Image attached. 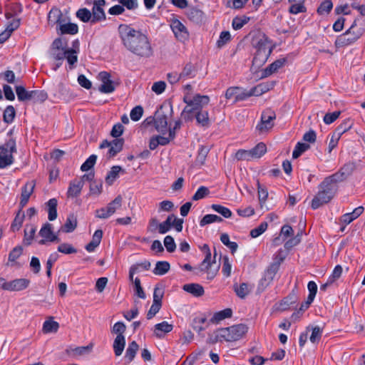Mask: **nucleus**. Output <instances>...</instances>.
I'll return each mask as SVG.
<instances>
[{
    "label": "nucleus",
    "instance_id": "1",
    "mask_svg": "<svg viewBox=\"0 0 365 365\" xmlns=\"http://www.w3.org/2000/svg\"><path fill=\"white\" fill-rule=\"evenodd\" d=\"M120 38L124 46L133 54L141 58H149L153 49L147 36L127 24L118 26Z\"/></svg>",
    "mask_w": 365,
    "mask_h": 365
},
{
    "label": "nucleus",
    "instance_id": "2",
    "mask_svg": "<svg viewBox=\"0 0 365 365\" xmlns=\"http://www.w3.org/2000/svg\"><path fill=\"white\" fill-rule=\"evenodd\" d=\"M183 101L187 105L182 110L181 116L185 121H190L192 120V113L202 109L205 106L207 105L210 101V98L208 96L196 94L192 98L187 93L184 96Z\"/></svg>",
    "mask_w": 365,
    "mask_h": 365
},
{
    "label": "nucleus",
    "instance_id": "3",
    "mask_svg": "<svg viewBox=\"0 0 365 365\" xmlns=\"http://www.w3.org/2000/svg\"><path fill=\"white\" fill-rule=\"evenodd\" d=\"M247 327L243 324L222 328L216 331L215 339L211 340L212 343L221 339H225L227 341H237L247 332Z\"/></svg>",
    "mask_w": 365,
    "mask_h": 365
},
{
    "label": "nucleus",
    "instance_id": "4",
    "mask_svg": "<svg viewBox=\"0 0 365 365\" xmlns=\"http://www.w3.org/2000/svg\"><path fill=\"white\" fill-rule=\"evenodd\" d=\"M336 188L330 185H323V181L319 185V190L312 201V208L316 210L324 204L328 203L334 197Z\"/></svg>",
    "mask_w": 365,
    "mask_h": 365
},
{
    "label": "nucleus",
    "instance_id": "5",
    "mask_svg": "<svg viewBox=\"0 0 365 365\" xmlns=\"http://www.w3.org/2000/svg\"><path fill=\"white\" fill-rule=\"evenodd\" d=\"M356 26V20H354L350 28L346 30L344 34L339 36L335 41V45L337 47H343L350 45L356 41L362 33L359 31H354V29Z\"/></svg>",
    "mask_w": 365,
    "mask_h": 365
},
{
    "label": "nucleus",
    "instance_id": "6",
    "mask_svg": "<svg viewBox=\"0 0 365 365\" xmlns=\"http://www.w3.org/2000/svg\"><path fill=\"white\" fill-rule=\"evenodd\" d=\"M276 113L270 108L264 110L261 115L260 122L256 126V129L260 133L269 131L274 125Z\"/></svg>",
    "mask_w": 365,
    "mask_h": 365
},
{
    "label": "nucleus",
    "instance_id": "7",
    "mask_svg": "<svg viewBox=\"0 0 365 365\" xmlns=\"http://www.w3.org/2000/svg\"><path fill=\"white\" fill-rule=\"evenodd\" d=\"M348 170L349 165H344L339 172L326 178L323 180V185H330V187H335L336 189V183L343 181L349 175Z\"/></svg>",
    "mask_w": 365,
    "mask_h": 365
},
{
    "label": "nucleus",
    "instance_id": "8",
    "mask_svg": "<svg viewBox=\"0 0 365 365\" xmlns=\"http://www.w3.org/2000/svg\"><path fill=\"white\" fill-rule=\"evenodd\" d=\"M38 235L42 237L38 241L39 245H45L47 242H58L59 238L53 231V226L51 224L46 222L41 228Z\"/></svg>",
    "mask_w": 365,
    "mask_h": 365
},
{
    "label": "nucleus",
    "instance_id": "9",
    "mask_svg": "<svg viewBox=\"0 0 365 365\" xmlns=\"http://www.w3.org/2000/svg\"><path fill=\"white\" fill-rule=\"evenodd\" d=\"M170 27L175 34V38L184 42L189 38V32L185 25L178 19H174L171 21Z\"/></svg>",
    "mask_w": 365,
    "mask_h": 365
},
{
    "label": "nucleus",
    "instance_id": "10",
    "mask_svg": "<svg viewBox=\"0 0 365 365\" xmlns=\"http://www.w3.org/2000/svg\"><path fill=\"white\" fill-rule=\"evenodd\" d=\"M168 115L163 110V107L161 106L159 110L155 112L154 117V124L155 129L165 134L168 130Z\"/></svg>",
    "mask_w": 365,
    "mask_h": 365
},
{
    "label": "nucleus",
    "instance_id": "11",
    "mask_svg": "<svg viewBox=\"0 0 365 365\" xmlns=\"http://www.w3.org/2000/svg\"><path fill=\"white\" fill-rule=\"evenodd\" d=\"M98 78L101 81L102 84L98 90L103 93H110L114 91L115 86L110 80V75L108 72L103 71L98 74Z\"/></svg>",
    "mask_w": 365,
    "mask_h": 365
},
{
    "label": "nucleus",
    "instance_id": "12",
    "mask_svg": "<svg viewBox=\"0 0 365 365\" xmlns=\"http://www.w3.org/2000/svg\"><path fill=\"white\" fill-rule=\"evenodd\" d=\"M36 182L34 180L27 182L25 185L22 187L20 207L22 209L29 202V197L34 192Z\"/></svg>",
    "mask_w": 365,
    "mask_h": 365
},
{
    "label": "nucleus",
    "instance_id": "13",
    "mask_svg": "<svg viewBox=\"0 0 365 365\" xmlns=\"http://www.w3.org/2000/svg\"><path fill=\"white\" fill-rule=\"evenodd\" d=\"M83 187V180H78V179L71 180L67 191V197L71 198L78 197L81 194Z\"/></svg>",
    "mask_w": 365,
    "mask_h": 365
},
{
    "label": "nucleus",
    "instance_id": "14",
    "mask_svg": "<svg viewBox=\"0 0 365 365\" xmlns=\"http://www.w3.org/2000/svg\"><path fill=\"white\" fill-rule=\"evenodd\" d=\"M30 284V280L25 278L16 279L9 282V292H19L26 289Z\"/></svg>",
    "mask_w": 365,
    "mask_h": 365
},
{
    "label": "nucleus",
    "instance_id": "15",
    "mask_svg": "<svg viewBox=\"0 0 365 365\" xmlns=\"http://www.w3.org/2000/svg\"><path fill=\"white\" fill-rule=\"evenodd\" d=\"M298 297L295 290L292 292L286 297H284L279 304L277 307L279 311H285L288 309L291 305L294 304L297 302Z\"/></svg>",
    "mask_w": 365,
    "mask_h": 365
},
{
    "label": "nucleus",
    "instance_id": "16",
    "mask_svg": "<svg viewBox=\"0 0 365 365\" xmlns=\"http://www.w3.org/2000/svg\"><path fill=\"white\" fill-rule=\"evenodd\" d=\"M286 61L287 59L284 58L276 60L262 71V77L265 78L275 73L285 64Z\"/></svg>",
    "mask_w": 365,
    "mask_h": 365
},
{
    "label": "nucleus",
    "instance_id": "17",
    "mask_svg": "<svg viewBox=\"0 0 365 365\" xmlns=\"http://www.w3.org/2000/svg\"><path fill=\"white\" fill-rule=\"evenodd\" d=\"M187 16L195 24H201L205 19L203 11L195 7H192L187 11Z\"/></svg>",
    "mask_w": 365,
    "mask_h": 365
},
{
    "label": "nucleus",
    "instance_id": "18",
    "mask_svg": "<svg viewBox=\"0 0 365 365\" xmlns=\"http://www.w3.org/2000/svg\"><path fill=\"white\" fill-rule=\"evenodd\" d=\"M182 289L184 291L191 294L195 297H201L205 293L203 287L196 283L186 284L183 285Z\"/></svg>",
    "mask_w": 365,
    "mask_h": 365
},
{
    "label": "nucleus",
    "instance_id": "19",
    "mask_svg": "<svg viewBox=\"0 0 365 365\" xmlns=\"http://www.w3.org/2000/svg\"><path fill=\"white\" fill-rule=\"evenodd\" d=\"M270 51H260L259 52H256L252 60V67L258 68L261 67L262 65H264L267 60L268 59V57L270 55Z\"/></svg>",
    "mask_w": 365,
    "mask_h": 365
},
{
    "label": "nucleus",
    "instance_id": "20",
    "mask_svg": "<svg viewBox=\"0 0 365 365\" xmlns=\"http://www.w3.org/2000/svg\"><path fill=\"white\" fill-rule=\"evenodd\" d=\"M16 152V141L11 138L4 145L0 146V155L9 156Z\"/></svg>",
    "mask_w": 365,
    "mask_h": 365
},
{
    "label": "nucleus",
    "instance_id": "21",
    "mask_svg": "<svg viewBox=\"0 0 365 365\" xmlns=\"http://www.w3.org/2000/svg\"><path fill=\"white\" fill-rule=\"evenodd\" d=\"M103 237V231L101 230H97L95 231L91 241L86 245V250L89 252H93L95 249L100 245L101 239Z\"/></svg>",
    "mask_w": 365,
    "mask_h": 365
},
{
    "label": "nucleus",
    "instance_id": "22",
    "mask_svg": "<svg viewBox=\"0 0 365 365\" xmlns=\"http://www.w3.org/2000/svg\"><path fill=\"white\" fill-rule=\"evenodd\" d=\"M195 117L197 123L204 127L209 125V115L207 110L202 109L194 111L192 113V118Z\"/></svg>",
    "mask_w": 365,
    "mask_h": 365
},
{
    "label": "nucleus",
    "instance_id": "23",
    "mask_svg": "<svg viewBox=\"0 0 365 365\" xmlns=\"http://www.w3.org/2000/svg\"><path fill=\"white\" fill-rule=\"evenodd\" d=\"M18 100L19 101H27L32 100L33 91H26L22 86H17L15 88Z\"/></svg>",
    "mask_w": 365,
    "mask_h": 365
},
{
    "label": "nucleus",
    "instance_id": "24",
    "mask_svg": "<svg viewBox=\"0 0 365 365\" xmlns=\"http://www.w3.org/2000/svg\"><path fill=\"white\" fill-rule=\"evenodd\" d=\"M173 326L164 321L155 325L154 333L156 336L161 337L163 334L168 333L173 330Z\"/></svg>",
    "mask_w": 365,
    "mask_h": 365
},
{
    "label": "nucleus",
    "instance_id": "25",
    "mask_svg": "<svg viewBox=\"0 0 365 365\" xmlns=\"http://www.w3.org/2000/svg\"><path fill=\"white\" fill-rule=\"evenodd\" d=\"M124 140L123 138H116L112 140V144L108 150V155L110 158L114 157L120 153L123 146Z\"/></svg>",
    "mask_w": 365,
    "mask_h": 365
},
{
    "label": "nucleus",
    "instance_id": "26",
    "mask_svg": "<svg viewBox=\"0 0 365 365\" xmlns=\"http://www.w3.org/2000/svg\"><path fill=\"white\" fill-rule=\"evenodd\" d=\"M125 345V339L123 335L116 336L113 342V350L115 356H119L122 354Z\"/></svg>",
    "mask_w": 365,
    "mask_h": 365
},
{
    "label": "nucleus",
    "instance_id": "27",
    "mask_svg": "<svg viewBox=\"0 0 365 365\" xmlns=\"http://www.w3.org/2000/svg\"><path fill=\"white\" fill-rule=\"evenodd\" d=\"M124 172L122 168L119 165H114L111 168L106 177V182L108 185H113L114 181L118 178L120 172Z\"/></svg>",
    "mask_w": 365,
    "mask_h": 365
},
{
    "label": "nucleus",
    "instance_id": "28",
    "mask_svg": "<svg viewBox=\"0 0 365 365\" xmlns=\"http://www.w3.org/2000/svg\"><path fill=\"white\" fill-rule=\"evenodd\" d=\"M36 232V227L34 225H26L24 229V244L26 246L31 245Z\"/></svg>",
    "mask_w": 365,
    "mask_h": 365
},
{
    "label": "nucleus",
    "instance_id": "29",
    "mask_svg": "<svg viewBox=\"0 0 365 365\" xmlns=\"http://www.w3.org/2000/svg\"><path fill=\"white\" fill-rule=\"evenodd\" d=\"M46 204L48 206V218L50 221H53L57 217L58 201L56 198H51Z\"/></svg>",
    "mask_w": 365,
    "mask_h": 365
},
{
    "label": "nucleus",
    "instance_id": "30",
    "mask_svg": "<svg viewBox=\"0 0 365 365\" xmlns=\"http://www.w3.org/2000/svg\"><path fill=\"white\" fill-rule=\"evenodd\" d=\"M6 19L9 20L10 19H12L11 21H9L6 25V30H7L11 34L13 33L15 30H16L21 24V19L20 18H13V15L11 13H6Z\"/></svg>",
    "mask_w": 365,
    "mask_h": 365
},
{
    "label": "nucleus",
    "instance_id": "31",
    "mask_svg": "<svg viewBox=\"0 0 365 365\" xmlns=\"http://www.w3.org/2000/svg\"><path fill=\"white\" fill-rule=\"evenodd\" d=\"M354 125L353 120L351 118L345 119L337 128L335 129L334 133L336 135L341 136L344 133L351 128Z\"/></svg>",
    "mask_w": 365,
    "mask_h": 365
},
{
    "label": "nucleus",
    "instance_id": "32",
    "mask_svg": "<svg viewBox=\"0 0 365 365\" xmlns=\"http://www.w3.org/2000/svg\"><path fill=\"white\" fill-rule=\"evenodd\" d=\"M122 200V197L120 195H118L113 200L109 202L106 207L107 213L110 216L113 215L115 211L121 207Z\"/></svg>",
    "mask_w": 365,
    "mask_h": 365
},
{
    "label": "nucleus",
    "instance_id": "33",
    "mask_svg": "<svg viewBox=\"0 0 365 365\" xmlns=\"http://www.w3.org/2000/svg\"><path fill=\"white\" fill-rule=\"evenodd\" d=\"M170 265L168 262L158 261L157 262L153 272L156 275H164L170 270Z\"/></svg>",
    "mask_w": 365,
    "mask_h": 365
},
{
    "label": "nucleus",
    "instance_id": "34",
    "mask_svg": "<svg viewBox=\"0 0 365 365\" xmlns=\"http://www.w3.org/2000/svg\"><path fill=\"white\" fill-rule=\"evenodd\" d=\"M232 314V311L231 309L227 308L224 310L216 312L213 317L210 319V322L212 323H218L219 322L226 319L231 317Z\"/></svg>",
    "mask_w": 365,
    "mask_h": 365
},
{
    "label": "nucleus",
    "instance_id": "35",
    "mask_svg": "<svg viewBox=\"0 0 365 365\" xmlns=\"http://www.w3.org/2000/svg\"><path fill=\"white\" fill-rule=\"evenodd\" d=\"M92 19L91 23L95 24L98 21H103L106 19V14L103 8L99 6H93L92 9Z\"/></svg>",
    "mask_w": 365,
    "mask_h": 365
},
{
    "label": "nucleus",
    "instance_id": "36",
    "mask_svg": "<svg viewBox=\"0 0 365 365\" xmlns=\"http://www.w3.org/2000/svg\"><path fill=\"white\" fill-rule=\"evenodd\" d=\"M138 348L139 346L135 341H133L129 344L128 347L126 349L125 356L126 360L128 361V363L131 362L134 359L136 352L138 350Z\"/></svg>",
    "mask_w": 365,
    "mask_h": 365
},
{
    "label": "nucleus",
    "instance_id": "37",
    "mask_svg": "<svg viewBox=\"0 0 365 365\" xmlns=\"http://www.w3.org/2000/svg\"><path fill=\"white\" fill-rule=\"evenodd\" d=\"M59 328V324L57 322H55L51 318L43 322V333H56Z\"/></svg>",
    "mask_w": 365,
    "mask_h": 365
},
{
    "label": "nucleus",
    "instance_id": "38",
    "mask_svg": "<svg viewBox=\"0 0 365 365\" xmlns=\"http://www.w3.org/2000/svg\"><path fill=\"white\" fill-rule=\"evenodd\" d=\"M59 29L61 34L74 35L78 31V25L73 23L61 24Z\"/></svg>",
    "mask_w": 365,
    "mask_h": 365
},
{
    "label": "nucleus",
    "instance_id": "39",
    "mask_svg": "<svg viewBox=\"0 0 365 365\" xmlns=\"http://www.w3.org/2000/svg\"><path fill=\"white\" fill-rule=\"evenodd\" d=\"M250 150L252 159L259 158L266 153L267 146L264 143H259Z\"/></svg>",
    "mask_w": 365,
    "mask_h": 365
},
{
    "label": "nucleus",
    "instance_id": "40",
    "mask_svg": "<svg viewBox=\"0 0 365 365\" xmlns=\"http://www.w3.org/2000/svg\"><path fill=\"white\" fill-rule=\"evenodd\" d=\"M182 78H193L196 74V69L191 63H187L180 73Z\"/></svg>",
    "mask_w": 365,
    "mask_h": 365
},
{
    "label": "nucleus",
    "instance_id": "41",
    "mask_svg": "<svg viewBox=\"0 0 365 365\" xmlns=\"http://www.w3.org/2000/svg\"><path fill=\"white\" fill-rule=\"evenodd\" d=\"M93 344H90L85 346H77L71 349V353L75 356H83L91 353L93 349Z\"/></svg>",
    "mask_w": 365,
    "mask_h": 365
},
{
    "label": "nucleus",
    "instance_id": "42",
    "mask_svg": "<svg viewBox=\"0 0 365 365\" xmlns=\"http://www.w3.org/2000/svg\"><path fill=\"white\" fill-rule=\"evenodd\" d=\"M76 219L73 215H70L67 217L62 229L63 232L68 233L73 232L76 229Z\"/></svg>",
    "mask_w": 365,
    "mask_h": 365
},
{
    "label": "nucleus",
    "instance_id": "43",
    "mask_svg": "<svg viewBox=\"0 0 365 365\" xmlns=\"http://www.w3.org/2000/svg\"><path fill=\"white\" fill-rule=\"evenodd\" d=\"M234 290L236 294L241 299H244L250 292L249 286L247 283H242L240 286L235 284Z\"/></svg>",
    "mask_w": 365,
    "mask_h": 365
},
{
    "label": "nucleus",
    "instance_id": "44",
    "mask_svg": "<svg viewBox=\"0 0 365 365\" xmlns=\"http://www.w3.org/2000/svg\"><path fill=\"white\" fill-rule=\"evenodd\" d=\"M220 240L225 246L230 249L232 254L237 251L238 245L235 242H231L230 240V237L227 233L221 235Z\"/></svg>",
    "mask_w": 365,
    "mask_h": 365
},
{
    "label": "nucleus",
    "instance_id": "45",
    "mask_svg": "<svg viewBox=\"0 0 365 365\" xmlns=\"http://www.w3.org/2000/svg\"><path fill=\"white\" fill-rule=\"evenodd\" d=\"M76 17L83 22H91L92 14L91 12L86 8H82L76 11Z\"/></svg>",
    "mask_w": 365,
    "mask_h": 365
},
{
    "label": "nucleus",
    "instance_id": "46",
    "mask_svg": "<svg viewBox=\"0 0 365 365\" xmlns=\"http://www.w3.org/2000/svg\"><path fill=\"white\" fill-rule=\"evenodd\" d=\"M16 115V111L12 106H8L4 111L3 119L6 123L13 122Z\"/></svg>",
    "mask_w": 365,
    "mask_h": 365
},
{
    "label": "nucleus",
    "instance_id": "47",
    "mask_svg": "<svg viewBox=\"0 0 365 365\" xmlns=\"http://www.w3.org/2000/svg\"><path fill=\"white\" fill-rule=\"evenodd\" d=\"M279 262H273L267 268L266 273H265V277L269 281H272L275 274L277 273L279 269Z\"/></svg>",
    "mask_w": 365,
    "mask_h": 365
},
{
    "label": "nucleus",
    "instance_id": "48",
    "mask_svg": "<svg viewBox=\"0 0 365 365\" xmlns=\"http://www.w3.org/2000/svg\"><path fill=\"white\" fill-rule=\"evenodd\" d=\"M222 221V217H220L216 215L209 214V215H205L202 218V220L200 222V225L201 227H204L205 225L212 223V222H220Z\"/></svg>",
    "mask_w": 365,
    "mask_h": 365
},
{
    "label": "nucleus",
    "instance_id": "49",
    "mask_svg": "<svg viewBox=\"0 0 365 365\" xmlns=\"http://www.w3.org/2000/svg\"><path fill=\"white\" fill-rule=\"evenodd\" d=\"M310 145L304 143H297L292 153L294 159L298 158L303 153L309 149Z\"/></svg>",
    "mask_w": 365,
    "mask_h": 365
},
{
    "label": "nucleus",
    "instance_id": "50",
    "mask_svg": "<svg viewBox=\"0 0 365 365\" xmlns=\"http://www.w3.org/2000/svg\"><path fill=\"white\" fill-rule=\"evenodd\" d=\"M48 98V94L44 91L34 90L32 101L35 103H43Z\"/></svg>",
    "mask_w": 365,
    "mask_h": 365
},
{
    "label": "nucleus",
    "instance_id": "51",
    "mask_svg": "<svg viewBox=\"0 0 365 365\" xmlns=\"http://www.w3.org/2000/svg\"><path fill=\"white\" fill-rule=\"evenodd\" d=\"M250 20L249 17L245 16H237L233 19L232 22V28L235 30H239L243 27Z\"/></svg>",
    "mask_w": 365,
    "mask_h": 365
},
{
    "label": "nucleus",
    "instance_id": "52",
    "mask_svg": "<svg viewBox=\"0 0 365 365\" xmlns=\"http://www.w3.org/2000/svg\"><path fill=\"white\" fill-rule=\"evenodd\" d=\"M209 148L207 146L201 145L198 150V154L196 158V163L200 165H203L207 154L209 153Z\"/></svg>",
    "mask_w": 365,
    "mask_h": 365
},
{
    "label": "nucleus",
    "instance_id": "53",
    "mask_svg": "<svg viewBox=\"0 0 365 365\" xmlns=\"http://www.w3.org/2000/svg\"><path fill=\"white\" fill-rule=\"evenodd\" d=\"M255 47L257 49L256 52H259L260 51H270V53L272 52L267 38L264 37L257 41L255 44Z\"/></svg>",
    "mask_w": 365,
    "mask_h": 365
},
{
    "label": "nucleus",
    "instance_id": "54",
    "mask_svg": "<svg viewBox=\"0 0 365 365\" xmlns=\"http://www.w3.org/2000/svg\"><path fill=\"white\" fill-rule=\"evenodd\" d=\"M211 207L213 210L222 215L225 218H229L232 216L231 210L221 205L213 204Z\"/></svg>",
    "mask_w": 365,
    "mask_h": 365
},
{
    "label": "nucleus",
    "instance_id": "55",
    "mask_svg": "<svg viewBox=\"0 0 365 365\" xmlns=\"http://www.w3.org/2000/svg\"><path fill=\"white\" fill-rule=\"evenodd\" d=\"M65 58L67 60V62L70 65V68H72L73 65L78 61L76 51L73 48L66 49V56H65Z\"/></svg>",
    "mask_w": 365,
    "mask_h": 365
},
{
    "label": "nucleus",
    "instance_id": "56",
    "mask_svg": "<svg viewBox=\"0 0 365 365\" xmlns=\"http://www.w3.org/2000/svg\"><path fill=\"white\" fill-rule=\"evenodd\" d=\"M322 335V329L319 326H316L312 328V334L309 337V340L312 343L316 344L318 343Z\"/></svg>",
    "mask_w": 365,
    "mask_h": 365
},
{
    "label": "nucleus",
    "instance_id": "57",
    "mask_svg": "<svg viewBox=\"0 0 365 365\" xmlns=\"http://www.w3.org/2000/svg\"><path fill=\"white\" fill-rule=\"evenodd\" d=\"M97 156L96 155H91L89 158L82 164L81 170L83 172L88 171L96 164Z\"/></svg>",
    "mask_w": 365,
    "mask_h": 365
},
{
    "label": "nucleus",
    "instance_id": "58",
    "mask_svg": "<svg viewBox=\"0 0 365 365\" xmlns=\"http://www.w3.org/2000/svg\"><path fill=\"white\" fill-rule=\"evenodd\" d=\"M207 322V319L205 317H195L193 319L192 327L194 330L197 331L198 333L205 329V327L203 324Z\"/></svg>",
    "mask_w": 365,
    "mask_h": 365
},
{
    "label": "nucleus",
    "instance_id": "59",
    "mask_svg": "<svg viewBox=\"0 0 365 365\" xmlns=\"http://www.w3.org/2000/svg\"><path fill=\"white\" fill-rule=\"evenodd\" d=\"M269 89V88L267 85L264 84V83H260V84H258L257 86L253 87L252 88H251V91H252L251 94H252V96H259L262 94L268 91Z\"/></svg>",
    "mask_w": 365,
    "mask_h": 365
},
{
    "label": "nucleus",
    "instance_id": "60",
    "mask_svg": "<svg viewBox=\"0 0 365 365\" xmlns=\"http://www.w3.org/2000/svg\"><path fill=\"white\" fill-rule=\"evenodd\" d=\"M231 39V35L229 31H222L220 35V38L217 41V46L218 48L223 47Z\"/></svg>",
    "mask_w": 365,
    "mask_h": 365
},
{
    "label": "nucleus",
    "instance_id": "61",
    "mask_svg": "<svg viewBox=\"0 0 365 365\" xmlns=\"http://www.w3.org/2000/svg\"><path fill=\"white\" fill-rule=\"evenodd\" d=\"M267 226L268 225L266 222H262L258 227L250 231V236L252 238L259 237L267 229Z\"/></svg>",
    "mask_w": 365,
    "mask_h": 365
},
{
    "label": "nucleus",
    "instance_id": "62",
    "mask_svg": "<svg viewBox=\"0 0 365 365\" xmlns=\"http://www.w3.org/2000/svg\"><path fill=\"white\" fill-rule=\"evenodd\" d=\"M332 7V2L330 0H326L320 4L317 9V12L321 15L328 14L331 10Z\"/></svg>",
    "mask_w": 365,
    "mask_h": 365
},
{
    "label": "nucleus",
    "instance_id": "63",
    "mask_svg": "<svg viewBox=\"0 0 365 365\" xmlns=\"http://www.w3.org/2000/svg\"><path fill=\"white\" fill-rule=\"evenodd\" d=\"M143 113V107L140 106H137L134 107L130 113V116L132 120L138 121L140 119Z\"/></svg>",
    "mask_w": 365,
    "mask_h": 365
},
{
    "label": "nucleus",
    "instance_id": "64",
    "mask_svg": "<svg viewBox=\"0 0 365 365\" xmlns=\"http://www.w3.org/2000/svg\"><path fill=\"white\" fill-rule=\"evenodd\" d=\"M341 111L337 110L333 113H327L324 116L323 120L325 124L329 125L334 122L340 115Z\"/></svg>",
    "mask_w": 365,
    "mask_h": 365
}]
</instances>
